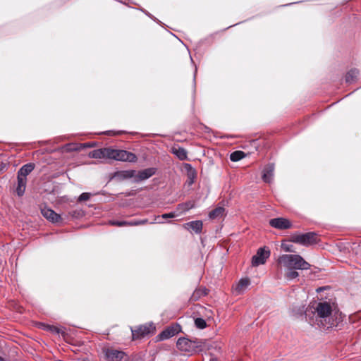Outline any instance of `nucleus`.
<instances>
[{
	"instance_id": "f8f14e48",
	"label": "nucleus",
	"mask_w": 361,
	"mask_h": 361,
	"mask_svg": "<svg viewBox=\"0 0 361 361\" xmlns=\"http://www.w3.org/2000/svg\"><path fill=\"white\" fill-rule=\"evenodd\" d=\"M105 355L109 361H122L125 357V353L113 348L105 350Z\"/></svg>"
},
{
	"instance_id": "473e14b6",
	"label": "nucleus",
	"mask_w": 361,
	"mask_h": 361,
	"mask_svg": "<svg viewBox=\"0 0 361 361\" xmlns=\"http://www.w3.org/2000/svg\"><path fill=\"white\" fill-rule=\"evenodd\" d=\"M109 224L111 226H127V221H109Z\"/></svg>"
},
{
	"instance_id": "37998d69",
	"label": "nucleus",
	"mask_w": 361,
	"mask_h": 361,
	"mask_svg": "<svg viewBox=\"0 0 361 361\" xmlns=\"http://www.w3.org/2000/svg\"><path fill=\"white\" fill-rule=\"evenodd\" d=\"M209 361H219V359L213 355L211 357Z\"/></svg>"
},
{
	"instance_id": "c85d7f7f",
	"label": "nucleus",
	"mask_w": 361,
	"mask_h": 361,
	"mask_svg": "<svg viewBox=\"0 0 361 361\" xmlns=\"http://www.w3.org/2000/svg\"><path fill=\"white\" fill-rule=\"evenodd\" d=\"M288 271H287L285 274V278L287 280H293L297 277L299 276V274L298 271H296V269H288Z\"/></svg>"
},
{
	"instance_id": "9d476101",
	"label": "nucleus",
	"mask_w": 361,
	"mask_h": 361,
	"mask_svg": "<svg viewBox=\"0 0 361 361\" xmlns=\"http://www.w3.org/2000/svg\"><path fill=\"white\" fill-rule=\"evenodd\" d=\"M157 172V169L154 167L147 168L144 170L139 171L137 173L136 172L135 179H134V182L139 183L142 180H147L154 175Z\"/></svg>"
},
{
	"instance_id": "1a4fd4ad",
	"label": "nucleus",
	"mask_w": 361,
	"mask_h": 361,
	"mask_svg": "<svg viewBox=\"0 0 361 361\" xmlns=\"http://www.w3.org/2000/svg\"><path fill=\"white\" fill-rule=\"evenodd\" d=\"M269 225L275 228L284 230L292 227V223L287 219L278 217L269 220Z\"/></svg>"
},
{
	"instance_id": "6ab92c4d",
	"label": "nucleus",
	"mask_w": 361,
	"mask_h": 361,
	"mask_svg": "<svg viewBox=\"0 0 361 361\" xmlns=\"http://www.w3.org/2000/svg\"><path fill=\"white\" fill-rule=\"evenodd\" d=\"M17 187L16 188V192L18 196L21 197L24 195L27 184V178H21L17 176Z\"/></svg>"
},
{
	"instance_id": "2eb2a0df",
	"label": "nucleus",
	"mask_w": 361,
	"mask_h": 361,
	"mask_svg": "<svg viewBox=\"0 0 361 361\" xmlns=\"http://www.w3.org/2000/svg\"><path fill=\"white\" fill-rule=\"evenodd\" d=\"M42 328L47 331H49L54 335H59L61 334V336L64 338L67 336V334L66 332V329L63 327H58L54 325H49L45 324H41Z\"/></svg>"
},
{
	"instance_id": "49530a36",
	"label": "nucleus",
	"mask_w": 361,
	"mask_h": 361,
	"mask_svg": "<svg viewBox=\"0 0 361 361\" xmlns=\"http://www.w3.org/2000/svg\"><path fill=\"white\" fill-rule=\"evenodd\" d=\"M105 134L110 135H111V131H110V130L109 131H106L105 133Z\"/></svg>"
},
{
	"instance_id": "4be33fe9",
	"label": "nucleus",
	"mask_w": 361,
	"mask_h": 361,
	"mask_svg": "<svg viewBox=\"0 0 361 361\" xmlns=\"http://www.w3.org/2000/svg\"><path fill=\"white\" fill-rule=\"evenodd\" d=\"M359 71L357 68L350 69L345 75V81L348 83H351L357 77Z\"/></svg>"
},
{
	"instance_id": "ea45409f",
	"label": "nucleus",
	"mask_w": 361,
	"mask_h": 361,
	"mask_svg": "<svg viewBox=\"0 0 361 361\" xmlns=\"http://www.w3.org/2000/svg\"><path fill=\"white\" fill-rule=\"evenodd\" d=\"M83 145H82V149L85 148V147H92L94 146L93 143H84Z\"/></svg>"
},
{
	"instance_id": "cd10ccee",
	"label": "nucleus",
	"mask_w": 361,
	"mask_h": 361,
	"mask_svg": "<svg viewBox=\"0 0 361 361\" xmlns=\"http://www.w3.org/2000/svg\"><path fill=\"white\" fill-rule=\"evenodd\" d=\"M195 207V203L191 201L186 202L185 203L179 204L178 208L183 212L189 211L190 209Z\"/></svg>"
},
{
	"instance_id": "6e6552de",
	"label": "nucleus",
	"mask_w": 361,
	"mask_h": 361,
	"mask_svg": "<svg viewBox=\"0 0 361 361\" xmlns=\"http://www.w3.org/2000/svg\"><path fill=\"white\" fill-rule=\"evenodd\" d=\"M181 331V326L178 324H174L166 326L156 338H171Z\"/></svg>"
},
{
	"instance_id": "f03ea898",
	"label": "nucleus",
	"mask_w": 361,
	"mask_h": 361,
	"mask_svg": "<svg viewBox=\"0 0 361 361\" xmlns=\"http://www.w3.org/2000/svg\"><path fill=\"white\" fill-rule=\"evenodd\" d=\"M278 263L287 269L307 270L310 268V264L300 255H282L279 257Z\"/></svg>"
},
{
	"instance_id": "bb28decb",
	"label": "nucleus",
	"mask_w": 361,
	"mask_h": 361,
	"mask_svg": "<svg viewBox=\"0 0 361 361\" xmlns=\"http://www.w3.org/2000/svg\"><path fill=\"white\" fill-rule=\"evenodd\" d=\"M82 145L76 143H69L64 146V149L66 152L80 151L82 149Z\"/></svg>"
},
{
	"instance_id": "58836bf2",
	"label": "nucleus",
	"mask_w": 361,
	"mask_h": 361,
	"mask_svg": "<svg viewBox=\"0 0 361 361\" xmlns=\"http://www.w3.org/2000/svg\"><path fill=\"white\" fill-rule=\"evenodd\" d=\"M139 225H140V223H139V220H132L130 221H127V226H135Z\"/></svg>"
},
{
	"instance_id": "9b49d317",
	"label": "nucleus",
	"mask_w": 361,
	"mask_h": 361,
	"mask_svg": "<svg viewBox=\"0 0 361 361\" xmlns=\"http://www.w3.org/2000/svg\"><path fill=\"white\" fill-rule=\"evenodd\" d=\"M41 213L44 218L52 223H59L62 220L61 215L58 214L50 208H42Z\"/></svg>"
},
{
	"instance_id": "7c9ffc66",
	"label": "nucleus",
	"mask_w": 361,
	"mask_h": 361,
	"mask_svg": "<svg viewBox=\"0 0 361 361\" xmlns=\"http://www.w3.org/2000/svg\"><path fill=\"white\" fill-rule=\"evenodd\" d=\"M195 324L196 327L200 329H203L207 326L206 321L200 317L196 318L195 319Z\"/></svg>"
},
{
	"instance_id": "e433bc0d",
	"label": "nucleus",
	"mask_w": 361,
	"mask_h": 361,
	"mask_svg": "<svg viewBox=\"0 0 361 361\" xmlns=\"http://www.w3.org/2000/svg\"><path fill=\"white\" fill-rule=\"evenodd\" d=\"M146 16H148L149 18H150L152 20H154V22H156L158 24H161L162 23L159 19H157L155 16L152 15L148 11L146 12Z\"/></svg>"
},
{
	"instance_id": "de8ad7c7",
	"label": "nucleus",
	"mask_w": 361,
	"mask_h": 361,
	"mask_svg": "<svg viewBox=\"0 0 361 361\" xmlns=\"http://www.w3.org/2000/svg\"><path fill=\"white\" fill-rule=\"evenodd\" d=\"M0 361H5V360L3 357H0Z\"/></svg>"
},
{
	"instance_id": "aec40b11",
	"label": "nucleus",
	"mask_w": 361,
	"mask_h": 361,
	"mask_svg": "<svg viewBox=\"0 0 361 361\" xmlns=\"http://www.w3.org/2000/svg\"><path fill=\"white\" fill-rule=\"evenodd\" d=\"M171 153L176 155L180 161H184L188 159L187 151L181 147H173L171 148Z\"/></svg>"
},
{
	"instance_id": "c9c22d12",
	"label": "nucleus",
	"mask_w": 361,
	"mask_h": 361,
	"mask_svg": "<svg viewBox=\"0 0 361 361\" xmlns=\"http://www.w3.org/2000/svg\"><path fill=\"white\" fill-rule=\"evenodd\" d=\"M67 343L69 345H73V346H80L82 344V343L81 342L80 340H73V339L67 340Z\"/></svg>"
},
{
	"instance_id": "f704fd0d",
	"label": "nucleus",
	"mask_w": 361,
	"mask_h": 361,
	"mask_svg": "<svg viewBox=\"0 0 361 361\" xmlns=\"http://www.w3.org/2000/svg\"><path fill=\"white\" fill-rule=\"evenodd\" d=\"M69 214L73 219H78L82 216V212L81 210H73L69 212Z\"/></svg>"
},
{
	"instance_id": "412c9836",
	"label": "nucleus",
	"mask_w": 361,
	"mask_h": 361,
	"mask_svg": "<svg viewBox=\"0 0 361 361\" xmlns=\"http://www.w3.org/2000/svg\"><path fill=\"white\" fill-rule=\"evenodd\" d=\"M250 283V282L248 279H241L235 288V292L237 294H241L248 287Z\"/></svg>"
},
{
	"instance_id": "a18cd8bd",
	"label": "nucleus",
	"mask_w": 361,
	"mask_h": 361,
	"mask_svg": "<svg viewBox=\"0 0 361 361\" xmlns=\"http://www.w3.org/2000/svg\"><path fill=\"white\" fill-rule=\"evenodd\" d=\"M140 11L144 13L145 15H146V12H147V10L144 9V8H141Z\"/></svg>"
},
{
	"instance_id": "20e7f679",
	"label": "nucleus",
	"mask_w": 361,
	"mask_h": 361,
	"mask_svg": "<svg viewBox=\"0 0 361 361\" xmlns=\"http://www.w3.org/2000/svg\"><path fill=\"white\" fill-rule=\"evenodd\" d=\"M290 242L297 243L303 246H310L317 243L318 234L316 232H308L306 233H295L290 237Z\"/></svg>"
},
{
	"instance_id": "f3484780",
	"label": "nucleus",
	"mask_w": 361,
	"mask_h": 361,
	"mask_svg": "<svg viewBox=\"0 0 361 361\" xmlns=\"http://www.w3.org/2000/svg\"><path fill=\"white\" fill-rule=\"evenodd\" d=\"M184 169L187 171V177H188V183L189 185H191L194 183L195 180L197 177L196 170L190 164L185 163L184 164Z\"/></svg>"
},
{
	"instance_id": "a19ab883",
	"label": "nucleus",
	"mask_w": 361,
	"mask_h": 361,
	"mask_svg": "<svg viewBox=\"0 0 361 361\" xmlns=\"http://www.w3.org/2000/svg\"><path fill=\"white\" fill-rule=\"evenodd\" d=\"M139 223H140V225H144L147 223H148V220L147 219L139 220Z\"/></svg>"
},
{
	"instance_id": "dca6fc26",
	"label": "nucleus",
	"mask_w": 361,
	"mask_h": 361,
	"mask_svg": "<svg viewBox=\"0 0 361 361\" xmlns=\"http://www.w3.org/2000/svg\"><path fill=\"white\" fill-rule=\"evenodd\" d=\"M110 148H100L94 149L89 153V157L93 159H109Z\"/></svg>"
},
{
	"instance_id": "79ce46f5",
	"label": "nucleus",
	"mask_w": 361,
	"mask_h": 361,
	"mask_svg": "<svg viewBox=\"0 0 361 361\" xmlns=\"http://www.w3.org/2000/svg\"><path fill=\"white\" fill-rule=\"evenodd\" d=\"M197 71V67L195 66V73H194V79H193V81H194V86H195V78H196Z\"/></svg>"
},
{
	"instance_id": "393cba45",
	"label": "nucleus",
	"mask_w": 361,
	"mask_h": 361,
	"mask_svg": "<svg viewBox=\"0 0 361 361\" xmlns=\"http://www.w3.org/2000/svg\"><path fill=\"white\" fill-rule=\"evenodd\" d=\"M245 157V154L243 151L237 150L232 152L230 155L231 161L233 162L238 161Z\"/></svg>"
},
{
	"instance_id": "423d86ee",
	"label": "nucleus",
	"mask_w": 361,
	"mask_h": 361,
	"mask_svg": "<svg viewBox=\"0 0 361 361\" xmlns=\"http://www.w3.org/2000/svg\"><path fill=\"white\" fill-rule=\"evenodd\" d=\"M109 159L131 163H135L137 160V156L133 152L126 150L113 149H110Z\"/></svg>"
},
{
	"instance_id": "b1692460",
	"label": "nucleus",
	"mask_w": 361,
	"mask_h": 361,
	"mask_svg": "<svg viewBox=\"0 0 361 361\" xmlns=\"http://www.w3.org/2000/svg\"><path fill=\"white\" fill-rule=\"evenodd\" d=\"M118 176L121 179H129L131 178H134L135 179L136 171L135 170L122 171L118 173Z\"/></svg>"
},
{
	"instance_id": "a211bd4d",
	"label": "nucleus",
	"mask_w": 361,
	"mask_h": 361,
	"mask_svg": "<svg viewBox=\"0 0 361 361\" xmlns=\"http://www.w3.org/2000/svg\"><path fill=\"white\" fill-rule=\"evenodd\" d=\"M35 169V164L32 163L23 165L18 171V176L21 178H27L29 175Z\"/></svg>"
},
{
	"instance_id": "7ed1b4c3",
	"label": "nucleus",
	"mask_w": 361,
	"mask_h": 361,
	"mask_svg": "<svg viewBox=\"0 0 361 361\" xmlns=\"http://www.w3.org/2000/svg\"><path fill=\"white\" fill-rule=\"evenodd\" d=\"M176 347L180 351L192 354L202 351L203 342L202 340H177Z\"/></svg>"
},
{
	"instance_id": "c756f323",
	"label": "nucleus",
	"mask_w": 361,
	"mask_h": 361,
	"mask_svg": "<svg viewBox=\"0 0 361 361\" xmlns=\"http://www.w3.org/2000/svg\"><path fill=\"white\" fill-rule=\"evenodd\" d=\"M176 216V214L175 212H169V213H165V214H163L161 216H157L154 217V221L151 222V224H154V223H157V219H159V218H162V219H168V218H174ZM157 223H161V221H157Z\"/></svg>"
},
{
	"instance_id": "4c0bfd02",
	"label": "nucleus",
	"mask_w": 361,
	"mask_h": 361,
	"mask_svg": "<svg viewBox=\"0 0 361 361\" xmlns=\"http://www.w3.org/2000/svg\"><path fill=\"white\" fill-rule=\"evenodd\" d=\"M146 16H148L149 18H150L152 20H154V22H156L158 24H161L162 23L159 19H157L155 16L152 15L148 11L146 12Z\"/></svg>"
},
{
	"instance_id": "f257e3e1",
	"label": "nucleus",
	"mask_w": 361,
	"mask_h": 361,
	"mask_svg": "<svg viewBox=\"0 0 361 361\" xmlns=\"http://www.w3.org/2000/svg\"><path fill=\"white\" fill-rule=\"evenodd\" d=\"M305 315V320L311 326H317L324 331H337L343 326L342 313L338 310H334L329 302L322 301L317 304L316 307L307 308L299 307L295 315L298 317Z\"/></svg>"
},
{
	"instance_id": "0eeeda50",
	"label": "nucleus",
	"mask_w": 361,
	"mask_h": 361,
	"mask_svg": "<svg viewBox=\"0 0 361 361\" xmlns=\"http://www.w3.org/2000/svg\"><path fill=\"white\" fill-rule=\"evenodd\" d=\"M269 256V250H267L265 247L259 248L256 255H255L252 258V265L253 267H258L259 265L264 264Z\"/></svg>"
},
{
	"instance_id": "5701e85b",
	"label": "nucleus",
	"mask_w": 361,
	"mask_h": 361,
	"mask_svg": "<svg viewBox=\"0 0 361 361\" xmlns=\"http://www.w3.org/2000/svg\"><path fill=\"white\" fill-rule=\"evenodd\" d=\"M224 207H216L209 213V217L212 219L221 217L224 215Z\"/></svg>"
},
{
	"instance_id": "2f4dec72",
	"label": "nucleus",
	"mask_w": 361,
	"mask_h": 361,
	"mask_svg": "<svg viewBox=\"0 0 361 361\" xmlns=\"http://www.w3.org/2000/svg\"><path fill=\"white\" fill-rule=\"evenodd\" d=\"M92 196V194L90 192H82L78 198V202H83L88 200L90 197Z\"/></svg>"
},
{
	"instance_id": "ddd939ff",
	"label": "nucleus",
	"mask_w": 361,
	"mask_h": 361,
	"mask_svg": "<svg viewBox=\"0 0 361 361\" xmlns=\"http://www.w3.org/2000/svg\"><path fill=\"white\" fill-rule=\"evenodd\" d=\"M202 221L200 220L192 221L188 223H185L183 225V227L188 231L192 232H195L197 234H199L202 232Z\"/></svg>"
},
{
	"instance_id": "c03bdc74",
	"label": "nucleus",
	"mask_w": 361,
	"mask_h": 361,
	"mask_svg": "<svg viewBox=\"0 0 361 361\" xmlns=\"http://www.w3.org/2000/svg\"><path fill=\"white\" fill-rule=\"evenodd\" d=\"M140 11L144 13L145 15H146V12H147V10L144 9V8H141Z\"/></svg>"
},
{
	"instance_id": "72a5a7b5",
	"label": "nucleus",
	"mask_w": 361,
	"mask_h": 361,
	"mask_svg": "<svg viewBox=\"0 0 361 361\" xmlns=\"http://www.w3.org/2000/svg\"><path fill=\"white\" fill-rule=\"evenodd\" d=\"M281 247L286 252H295L293 245L292 244L282 243Z\"/></svg>"
},
{
	"instance_id": "4468645a",
	"label": "nucleus",
	"mask_w": 361,
	"mask_h": 361,
	"mask_svg": "<svg viewBox=\"0 0 361 361\" xmlns=\"http://www.w3.org/2000/svg\"><path fill=\"white\" fill-rule=\"evenodd\" d=\"M274 164L269 163L265 166L263 170L262 180L265 183H271L274 177Z\"/></svg>"
},
{
	"instance_id": "39448f33",
	"label": "nucleus",
	"mask_w": 361,
	"mask_h": 361,
	"mask_svg": "<svg viewBox=\"0 0 361 361\" xmlns=\"http://www.w3.org/2000/svg\"><path fill=\"white\" fill-rule=\"evenodd\" d=\"M130 330L131 338H137L139 336H153L156 332V326L153 322H149L135 326V329L130 327Z\"/></svg>"
},
{
	"instance_id": "a878e982",
	"label": "nucleus",
	"mask_w": 361,
	"mask_h": 361,
	"mask_svg": "<svg viewBox=\"0 0 361 361\" xmlns=\"http://www.w3.org/2000/svg\"><path fill=\"white\" fill-rule=\"evenodd\" d=\"M206 295H207V290L206 288L195 290L191 296V300L196 301L199 300L200 297Z\"/></svg>"
}]
</instances>
